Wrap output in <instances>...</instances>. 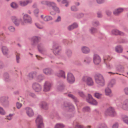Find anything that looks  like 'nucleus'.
<instances>
[{
    "label": "nucleus",
    "instance_id": "nucleus-42",
    "mask_svg": "<svg viewBox=\"0 0 128 128\" xmlns=\"http://www.w3.org/2000/svg\"><path fill=\"white\" fill-rule=\"evenodd\" d=\"M96 128H108L107 125L104 123L100 124L98 125Z\"/></svg>",
    "mask_w": 128,
    "mask_h": 128
},
{
    "label": "nucleus",
    "instance_id": "nucleus-18",
    "mask_svg": "<svg viewBox=\"0 0 128 128\" xmlns=\"http://www.w3.org/2000/svg\"><path fill=\"white\" fill-rule=\"evenodd\" d=\"M111 34L112 35H120L123 36L124 35V33L116 29L112 30L111 31Z\"/></svg>",
    "mask_w": 128,
    "mask_h": 128
},
{
    "label": "nucleus",
    "instance_id": "nucleus-35",
    "mask_svg": "<svg viewBox=\"0 0 128 128\" xmlns=\"http://www.w3.org/2000/svg\"><path fill=\"white\" fill-rule=\"evenodd\" d=\"M52 2H50L46 0H43L41 2V3L42 4L46 5L48 6H50V5L54 4L53 3H52Z\"/></svg>",
    "mask_w": 128,
    "mask_h": 128
},
{
    "label": "nucleus",
    "instance_id": "nucleus-44",
    "mask_svg": "<svg viewBox=\"0 0 128 128\" xmlns=\"http://www.w3.org/2000/svg\"><path fill=\"white\" fill-rule=\"evenodd\" d=\"M82 111L84 112H90V108L89 106H86L83 108Z\"/></svg>",
    "mask_w": 128,
    "mask_h": 128
},
{
    "label": "nucleus",
    "instance_id": "nucleus-45",
    "mask_svg": "<svg viewBox=\"0 0 128 128\" xmlns=\"http://www.w3.org/2000/svg\"><path fill=\"white\" fill-rule=\"evenodd\" d=\"M122 120L124 122L128 125V117L126 116H124L122 118Z\"/></svg>",
    "mask_w": 128,
    "mask_h": 128
},
{
    "label": "nucleus",
    "instance_id": "nucleus-58",
    "mask_svg": "<svg viewBox=\"0 0 128 128\" xmlns=\"http://www.w3.org/2000/svg\"><path fill=\"white\" fill-rule=\"evenodd\" d=\"M106 67L108 69H111L113 67V66L112 64H107L105 63Z\"/></svg>",
    "mask_w": 128,
    "mask_h": 128
},
{
    "label": "nucleus",
    "instance_id": "nucleus-11",
    "mask_svg": "<svg viewBox=\"0 0 128 128\" xmlns=\"http://www.w3.org/2000/svg\"><path fill=\"white\" fill-rule=\"evenodd\" d=\"M11 19L12 22L16 26H18L20 22L22 20V19L21 18H18L16 17L13 16L11 18Z\"/></svg>",
    "mask_w": 128,
    "mask_h": 128
},
{
    "label": "nucleus",
    "instance_id": "nucleus-54",
    "mask_svg": "<svg viewBox=\"0 0 128 128\" xmlns=\"http://www.w3.org/2000/svg\"><path fill=\"white\" fill-rule=\"evenodd\" d=\"M35 24L36 27L39 29H42L44 28V27L40 25L38 23H36Z\"/></svg>",
    "mask_w": 128,
    "mask_h": 128
},
{
    "label": "nucleus",
    "instance_id": "nucleus-22",
    "mask_svg": "<svg viewBox=\"0 0 128 128\" xmlns=\"http://www.w3.org/2000/svg\"><path fill=\"white\" fill-rule=\"evenodd\" d=\"M5 98L8 99V97H2L1 98V102L2 103V105L4 107L8 106L9 104V101L8 100H4L2 101V100H4Z\"/></svg>",
    "mask_w": 128,
    "mask_h": 128
},
{
    "label": "nucleus",
    "instance_id": "nucleus-20",
    "mask_svg": "<svg viewBox=\"0 0 128 128\" xmlns=\"http://www.w3.org/2000/svg\"><path fill=\"white\" fill-rule=\"evenodd\" d=\"M65 85L63 83H58L57 89L58 91L61 92L64 89L65 87Z\"/></svg>",
    "mask_w": 128,
    "mask_h": 128
},
{
    "label": "nucleus",
    "instance_id": "nucleus-17",
    "mask_svg": "<svg viewBox=\"0 0 128 128\" xmlns=\"http://www.w3.org/2000/svg\"><path fill=\"white\" fill-rule=\"evenodd\" d=\"M56 75L59 77H61L64 79L66 78L65 73L62 70H59L56 74Z\"/></svg>",
    "mask_w": 128,
    "mask_h": 128
},
{
    "label": "nucleus",
    "instance_id": "nucleus-46",
    "mask_svg": "<svg viewBox=\"0 0 128 128\" xmlns=\"http://www.w3.org/2000/svg\"><path fill=\"white\" fill-rule=\"evenodd\" d=\"M64 126L62 124L58 123L56 124L54 126V128H63Z\"/></svg>",
    "mask_w": 128,
    "mask_h": 128
},
{
    "label": "nucleus",
    "instance_id": "nucleus-55",
    "mask_svg": "<svg viewBox=\"0 0 128 128\" xmlns=\"http://www.w3.org/2000/svg\"><path fill=\"white\" fill-rule=\"evenodd\" d=\"M123 91L124 94L128 96V87H126L124 89Z\"/></svg>",
    "mask_w": 128,
    "mask_h": 128
},
{
    "label": "nucleus",
    "instance_id": "nucleus-9",
    "mask_svg": "<svg viewBox=\"0 0 128 128\" xmlns=\"http://www.w3.org/2000/svg\"><path fill=\"white\" fill-rule=\"evenodd\" d=\"M40 38L37 36H34L32 37L31 40V44L33 46L36 45L39 42Z\"/></svg>",
    "mask_w": 128,
    "mask_h": 128
},
{
    "label": "nucleus",
    "instance_id": "nucleus-8",
    "mask_svg": "<svg viewBox=\"0 0 128 128\" xmlns=\"http://www.w3.org/2000/svg\"><path fill=\"white\" fill-rule=\"evenodd\" d=\"M67 80L70 84H72L75 81V78L73 74L70 72L67 74Z\"/></svg>",
    "mask_w": 128,
    "mask_h": 128
},
{
    "label": "nucleus",
    "instance_id": "nucleus-37",
    "mask_svg": "<svg viewBox=\"0 0 128 128\" xmlns=\"http://www.w3.org/2000/svg\"><path fill=\"white\" fill-rule=\"evenodd\" d=\"M11 7L14 9H16L18 7V4L15 2H12L10 4Z\"/></svg>",
    "mask_w": 128,
    "mask_h": 128
},
{
    "label": "nucleus",
    "instance_id": "nucleus-40",
    "mask_svg": "<svg viewBox=\"0 0 128 128\" xmlns=\"http://www.w3.org/2000/svg\"><path fill=\"white\" fill-rule=\"evenodd\" d=\"M94 96L98 99H100L101 98V97L102 95V94L100 93L99 92H95L94 94Z\"/></svg>",
    "mask_w": 128,
    "mask_h": 128
},
{
    "label": "nucleus",
    "instance_id": "nucleus-41",
    "mask_svg": "<svg viewBox=\"0 0 128 128\" xmlns=\"http://www.w3.org/2000/svg\"><path fill=\"white\" fill-rule=\"evenodd\" d=\"M68 96L69 97L72 98L75 103L78 102V100L72 94H68Z\"/></svg>",
    "mask_w": 128,
    "mask_h": 128
},
{
    "label": "nucleus",
    "instance_id": "nucleus-3",
    "mask_svg": "<svg viewBox=\"0 0 128 128\" xmlns=\"http://www.w3.org/2000/svg\"><path fill=\"white\" fill-rule=\"evenodd\" d=\"M104 115L106 116L114 117L116 116V113L114 108L110 107L108 108L104 112Z\"/></svg>",
    "mask_w": 128,
    "mask_h": 128
},
{
    "label": "nucleus",
    "instance_id": "nucleus-4",
    "mask_svg": "<svg viewBox=\"0 0 128 128\" xmlns=\"http://www.w3.org/2000/svg\"><path fill=\"white\" fill-rule=\"evenodd\" d=\"M61 50V47L59 46L58 43L56 42L54 43L52 46V51L55 55H58Z\"/></svg>",
    "mask_w": 128,
    "mask_h": 128
},
{
    "label": "nucleus",
    "instance_id": "nucleus-27",
    "mask_svg": "<svg viewBox=\"0 0 128 128\" xmlns=\"http://www.w3.org/2000/svg\"><path fill=\"white\" fill-rule=\"evenodd\" d=\"M116 52L119 53L122 52L123 50V48L120 46H116L115 48Z\"/></svg>",
    "mask_w": 128,
    "mask_h": 128
},
{
    "label": "nucleus",
    "instance_id": "nucleus-51",
    "mask_svg": "<svg viewBox=\"0 0 128 128\" xmlns=\"http://www.w3.org/2000/svg\"><path fill=\"white\" fill-rule=\"evenodd\" d=\"M6 113V112L3 108L0 106V114L2 115H4Z\"/></svg>",
    "mask_w": 128,
    "mask_h": 128
},
{
    "label": "nucleus",
    "instance_id": "nucleus-15",
    "mask_svg": "<svg viewBox=\"0 0 128 128\" xmlns=\"http://www.w3.org/2000/svg\"><path fill=\"white\" fill-rule=\"evenodd\" d=\"M25 110L28 116L30 117L33 116L34 115V112L33 110L30 108L27 107L25 108Z\"/></svg>",
    "mask_w": 128,
    "mask_h": 128
},
{
    "label": "nucleus",
    "instance_id": "nucleus-59",
    "mask_svg": "<svg viewBox=\"0 0 128 128\" xmlns=\"http://www.w3.org/2000/svg\"><path fill=\"white\" fill-rule=\"evenodd\" d=\"M22 104L19 102H17L16 104V107L18 109H20L22 107Z\"/></svg>",
    "mask_w": 128,
    "mask_h": 128
},
{
    "label": "nucleus",
    "instance_id": "nucleus-36",
    "mask_svg": "<svg viewBox=\"0 0 128 128\" xmlns=\"http://www.w3.org/2000/svg\"><path fill=\"white\" fill-rule=\"evenodd\" d=\"M87 102L90 104L94 105H97L98 104L96 100L93 98H91L90 100H88Z\"/></svg>",
    "mask_w": 128,
    "mask_h": 128
},
{
    "label": "nucleus",
    "instance_id": "nucleus-34",
    "mask_svg": "<svg viewBox=\"0 0 128 128\" xmlns=\"http://www.w3.org/2000/svg\"><path fill=\"white\" fill-rule=\"evenodd\" d=\"M97 29L94 28L92 27L89 30V32L91 34H93L96 33L97 32Z\"/></svg>",
    "mask_w": 128,
    "mask_h": 128
},
{
    "label": "nucleus",
    "instance_id": "nucleus-31",
    "mask_svg": "<svg viewBox=\"0 0 128 128\" xmlns=\"http://www.w3.org/2000/svg\"><path fill=\"white\" fill-rule=\"evenodd\" d=\"M37 74L36 72H33L30 73L28 76V78L30 80L32 79Z\"/></svg>",
    "mask_w": 128,
    "mask_h": 128
},
{
    "label": "nucleus",
    "instance_id": "nucleus-2",
    "mask_svg": "<svg viewBox=\"0 0 128 128\" xmlns=\"http://www.w3.org/2000/svg\"><path fill=\"white\" fill-rule=\"evenodd\" d=\"M82 81L85 82L88 86H92L94 83L92 78L90 77L87 76H84L82 78Z\"/></svg>",
    "mask_w": 128,
    "mask_h": 128
},
{
    "label": "nucleus",
    "instance_id": "nucleus-61",
    "mask_svg": "<svg viewBox=\"0 0 128 128\" xmlns=\"http://www.w3.org/2000/svg\"><path fill=\"white\" fill-rule=\"evenodd\" d=\"M97 17L98 18H101L102 16V13L101 12H97Z\"/></svg>",
    "mask_w": 128,
    "mask_h": 128
},
{
    "label": "nucleus",
    "instance_id": "nucleus-52",
    "mask_svg": "<svg viewBox=\"0 0 128 128\" xmlns=\"http://www.w3.org/2000/svg\"><path fill=\"white\" fill-rule=\"evenodd\" d=\"M92 24L94 26H97L100 25L99 22L98 21H94L92 22Z\"/></svg>",
    "mask_w": 128,
    "mask_h": 128
},
{
    "label": "nucleus",
    "instance_id": "nucleus-43",
    "mask_svg": "<svg viewBox=\"0 0 128 128\" xmlns=\"http://www.w3.org/2000/svg\"><path fill=\"white\" fill-rule=\"evenodd\" d=\"M52 17L50 16L47 15L45 16V18L44 19V21L48 22L52 20Z\"/></svg>",
    "mask_w": 128,
    "mask_h": 128
},
{
    "label": "nucleus",
    "instance_id": "nucleus-28",
    "mask_svg": "<svg viewBox=\"0 0 128 128\" xmlns=\"http://www.w3.org/2000/svg\"><path fill=\"white\" fill-rule=\"evenodd\" d=\"M105 92L106 95L110 97L111 96V94L112 93V91L109 88H107L105 89Z\"/></svg>",
    "mask_w": 128,
    "mask_h": 128
},
{
    "label": "nucleus",
    "instance_id": "nucleus-5",
    "mask_svg": "<svg viewBox=\"0 0 128 128\" xmlns=\"http://www.w3.org/2000/svg\"><path fill=\"white\" fill-rule=\"evenodd\" d=\"M42 119L40 115H38L36 120L37 128H44V126L42 122Z\"/></svg>",
    "mask_w": 128,
    "mask_h": 128
},
{
    "label": "nucleus",
    "instance_id": "nucleus-1",
    "mask_svg": "<svg viewBox=\"0 0 128 128\" xmlns=\"http://www.w3.org/2000/svg\"><path fill=\"white\" fill-rule=\"evenodd\" d=\"M96 83L99 86H103L105 84L104 80L102 76L99 73L96 74L94 76Z\"/></svg>",
    "mask_w": 128,
    "mask_h": 128
},
{
    "label": "nucleus",
    "instance_id": "nucleus-21",
    "mask_svg": "<svg viewBox=\"0 0 128 128\" xmlns=\"http://www.w3.org/2000/svg\"><path fill=\"white\" fill-rule=\"evenodd\" d=\"M40 106L43 109L47 110L48 109V105L45 102H41L39 104Z\"/></svg>",
    "mask_w": 128,
    "mask_h": 128
},
{
    "label": "nucleus",
    "instance_id": "nucleus-7",
    "mask_svg": "<svg viewBox=\"0 0 128 128\" xmlns=\"http://www.w3.org/2000/svg\"><path fill=\"white\" fill-rule=\"evenodd\" d=\"M22 18L25 23L31 24L32 23V18L28 14H24Z\"/></svg>",
    "mask_w": 128,
    "mask_h": 128
},
{
    "label": "nucleus",
    "instance_id": "nucleus-6",
    "mask_svg": "<svg viewBox=\"0 0 128 128\" xmlns=\"http://www.w3.org/2000/svg\"><path fill=\"white\" fill-rule=\"evenodd\" d=\"M63 108H66L69 111L71 112L74 110V108L73 105L71 103L65 102L62 105Z\"/></svg>",
    "mask_w": 128,
    "mask_h": 128
},
{
    "label": "nucleus",
    "instance_id": "nucleus-39",
    "mask_svg": "<svg viewBox=\"0 0 128 128\" xmlns=\"http://www.w3.org/2000/svg\"><path fill=\"white\" fill-rule=\"evenodd\" d=\"M44 78V76L42 74H40L38 76L36 79L38 82H40L42 81Z\"/></svg>",
    "mask_w": 128,
    "mask_h": 128
},
{
    "label": "nucleus",
    "instance_id": "nucleus-49",
    "mask_svg": "<svg viewBox=\"0 0 128 128\" xmlns=\"http://www.w3.org/2000/svg\"><path fill=\"white\" fill-rule=\"evenodd\" d=\"M75 16L78 18H80L83 17L84 16V14L83 13H80L76 14L75 15Z\"/></svg>",
    "mask_w": 128,
    "mask_h": 128
},
{
    "label": "nucleus",
    "instance_id": "nucleus-63",
    "mask_svg": "<svg viewBox=\"0 0 128 128\" xmlns=\"http://www.w3.org/2000/svg\"><path fill=\"white\" fill-rule=\"evenodd\" d=\"M12 114H10L8 116H7L6 118L8 120H10L12 118Z\"/></svg>",
    "mask_w": 128,
    "mask_h": 128
},
{
    "label": "nucleus",
    "instance_id": "nucleus-48",
    "mask_svg": "<svg viewBox=\"0 0 128 128\" xmlns=\"http://www.w3.org/2000/svg\"><path fill=\"white\" fill-rule=\"evenodd\" d=\"M39 12V10L38 8H36L33 11V13L34 15L36 17L38 16Z\"/></svg>",
    "mask_w": 128,
    "mask_h": 128
},
{
    "label": "nucleus",
    "instance_id": "nucleus-30",
    "mask_svg": "<svg viewBox=\"0 0 128 128\" xmlns=\"http://www.w3.org/2000/svg\"><path fill=\"white\" fill-rule=\"evenodd\" d=\"M44 46L42 43H40L38 44V49L39 52H42L44 50Z\"/></svg>",
    "mask_w": 128,
    "mask_h": 128
},
{
    "label": "nucleus",
    "instance_id": "nucleus-13",
    "mask_svg": "<svg viewBox=\"0 0 128 128\" xmlns=\"http://www.w3.org/2000/svg\"><path fill=\"white\" fill-rule=\"evenodd\" d=\"M32 1L31 0H20L19 2L20 5L22 7H24L28 4L31 3Z\"/></svg>",
    "mask_w": 128,
    "mask_h": 128
},
{
    "label": "nucleus",
    "instance_id": "nucleus-23",
    "mask_svg": "<svg viewBox=\"0 0 128 128\" xmlns=\"http://www.w3.org/2000/svg\"><path fill=\"white\" fill-rule=\"evenodd\" d=\"M116 80L114 79H112L109 80L108 84V86L109 88H112L115 84Z\"/></svg>",
    "mask_w": 128,
    "mask_h": 128
},
{
    "label": "nucleus",
    "instance_id": "nucleus-33",
    "mask_svg": "<svg viewBox=\"0 0 128 128\" xmlns=\"http://www.w3.org/2000/svg\"><path fill=\"white\" fill-rule=\"evenodd\" d=\"M52 3H53L54 4H51L50 7H52V9L55 11L57 12H59V8L56 6V4L54 2H52Z\"/></svg>",
    "mask_w": 128,
    "mask_h": 128
},
{
    "label": "nucleus",
    "instance_id": "nucleus-47",
    "mask_svg": "<svg viewBox=\"0 0 128 128\" xmlns=\"http://www.w3.org/2000/svg\"><path fill=\"white\" fill-rule=\"evenodd\" d=\"M92 58L89 57H87L84 60V62L86 63H89L92 60Z\"/></svg>",
    "mask_w": 128,
    "mask_h": 128
},
{
    "label": "nucleus",
    "instance_id": "nucleus-10",
    "mask_svg": "<svg viewBox=\"0 0 128 128\" xmlns=\"http://www.w3.org/2000/svg\"><path fill=\"white\" fill-rule=\"evenodd\" d=\"M32 88L35 92H40L42 89V87L41 85L36 82L33 83Z\"/></svg>",
    "mask_w": 128,
    "mask_h": 128
},
{
    "label": "nucleus",
    "instance_id": "nucleus-16",
    "mask_svg": "<svg viewBox=\"0 0 128 128\" xmlns=\"http://www.w3.org/2000/svg\"><path fill=\"white\" fill-rule=\"evenodd\" d=\"M42 71L44 74L47 75H50L53 73V70L49 68H44L42 70Z\"/></svg>",
    "mask_w": 128,
    "mask_h": 128
},
{
    "label": "nucleus",
    "instance_id": "nucleus-38",
    "mask_svg": "<svg viewBox=\"0 0 128 128\" xmlns=\"http://www.w3.org/2000/svg\"><path fill=\"white\" fill-rule=\"evenodd\" d=\"M66 54L68 58H70L72 55V51L70 50L67 49L66 50Z\"/></svg>",
    "mask_w": 128,
    "mask_h": 128
},
{
    "label": "nucleus",
    "instance_id": "nucleus-24",
    "mask_svg": "<svg viewBox=\"0 0 128 128\" xmlns=\"http://www.w3.org/2000/svg\"><path fill=\"white\" fill-rule=\"evenodd\" d=\"M2 50L3 54L7 56L8 53V48L6 46H3L2 48Z\"/></svg>",
    "mask_w": 128,
    "mask_h": 128
},
{
    "label": "nucleus",
    "instance_id": "nucleus-64",
    "mask_svg": "<svg viewBox=\"0 0 128 128\" xmlns=\"http://www.w3.org/2000/svg\"><path fill=\"white\" fill-rule=\"evenodd\" d=\"M75 128H84V126L79 124H77L75 127Z\"/></svg>",
    "mask_w": 128,
    "mask_h": 128
},
{
    "label": "nucleus",
    "instance_id": "nucleus-60",
    "mask_svg": "<svg viewBox=\"0 0 128 128\" xmlns=\"http://www.w3.org/2000/svg\"><path fill=\"white\" fill-rule=\"evenodd\" d=\"M118 122H116L113 125L112 128H118Z\"/></svg>",
    "mask_w": 128,
    "mask_h": 128
},
{
    "label": "nucleus",
    "instance_id": "nucleus-32",
    "mask_svg": "<svg viewBox=\"0 0 128 128\" xmlns=\"http://www.w3.org/2000/svg\"><path fill=\"white\" fill-rule=\"evenodd\" d=\"M3 79L6 82H8L10 80V77L8 73L7 72L4 73L3 76Z\"/></svg>",
    "mask_w": 128,
    "mask_h": 128
},
{
    "label": "nucleus",
    "instance_id": "nucleus-53",
    "mask_svg": "<svg viewBox=\"0 0 128 128\" xmlns=\"http://www.w3.org/2000/svg\"><path fill=\"white\" fill-rule=\"evenodd\" d=\"M78 95L84 98L85 96V95L83 92L81 91H79L78 92Z\"/></svg>",
    "mask_w": 128,
    "mask_h": 128
},
{
    "label": "nucleus",
    "instance_id": "nucleus-29",
    "mask_svg": "<svg viewBox=\"0 0 128 128\" xmlns=\"http://www.w3.org/2000/svg\"><path fill=\"white\" fill-rule=\"evenodd\" d=\"M78 26V24L76 23H74L73 24L71 25L70 26L68 27V29L69 30H71L73 29L76 28Z\"/></svg>",
    "mask_w": 128,
    "mask_h": 128
},
{
    "label": "nucleus",
    "instance_id": "nucleus-19",
    "mask_svg": "<svg viewBox=\"0 0 128 128\" xmlns=\"http://www.w3.org/2000/svg\"><path fill=\"white\" fill-rule=\"evenodd\" d=\"M81 50L82 52L84 54H88L90 51V48L88 47L85 46H83L82 47Z\"/></svg>",
    "mask_w": 128,
    "mask_h": 128
},
{
    "label": "nucleus",
    "instance_id": "nucleus-25",
    "mask_svg": "<svg viewBox=\"0 0 128 128\" xmlns=\"http://www.w3.org/2000/svg\"><path fill=\"white\" fill-rule=\"evenodd\" d=\"M123 10V8H119L115 10L113 12V14L114 15L117 16L122 12Z\"/></svg>",
    "mask_w": 128,
    "mask_h": 128
},
{
    "label": "nucleus",
    "instance_id": "nucleus-57",
    "mask_svg": "<svg viewBox=\"0 0 128 128\" xmlns=\"http://www.w3.org/2000/svg\"><path fill=\"white\" fill-rule=\"evenodd\" d=\"M71 8V10L73 11H76L78 10V8L75 6H72Z\"/></svg>",
    "mask_w": 128,
    "mask_h": 128
},
{
    "label": "nucleus",
    "instance_id": "nucleus-62",
    "mask_svg": "<svg viewBox=\"0 0 128 128\" xmlns=\"http://www.w3.org/2000/svg\"><path fill=\"white\" fill-rule=\"evenodd\" d=\"M61 20V18L60 16H58L57 19L55 20V22H60Z\"/></svg>",
    "mask_w": 128,
    "mask_h": 128
},
{
    "label": "nucleus",
    "instance_id": "nucleus-26",
    "mask_svg": "<svg viewBox=\"0 0 128 128\" xmlns=\"http://www.w3.org/2000/svg\"><path fill=\"white\" fill-rule=\"evenodd\" d=\"M123 107L125 108L124 109L127 110L128 109V98L125 99L122 103Z\"/></svg>",
    "mask_w": 128,
    "mask_h": 128
},
{
    "label": "nucleus",
    "instance_id": "nucleus-14",
    "mask_svg": "<svg viewBox=\"0 0 128 128\" xmlns=\"http://www.w3.org/2000/svg\"><path fill=\"white\" fill-rule=\"evenodd\" d=\"M93 61L96 65L98 64L101 62V59L100 56L97 54L94 55L93 56Z\"/></svg>",
    "mask_w": 128,
    "mask_h": 128
},
{
    "label": "nucleus",
    "instance_id": "nucleus-12",
    "mask_svg": "<svg viewBox=\"0 0 128 128\" xmlns=\"http://www.w3.org/2000/svg\"><path fill=\"white\" fill-rule=\"evenodd\" d=\"M51 86V84L50 82L48 81L46 82L44 84V91L45 92L49 91L50 89Z\"/></svg>",
    "mask_w": 128,
    "mask_h": 128
},
{
    "label": "nucleus",
    "instance_id": "nucleus-56",
    "mask_svg": "<svg viewBox=\"0 0 128 128\" xmlns=\"http://www.w3.org/2000/svg\"><path fill=\"white\" fill-rule=\"evenodd\" d=\"M8 29L9 31L12 32H13L15 30V28H14L12 26H10L9 27Z\"/></svg>",
    "mask_w": 128,
    "mask_h": 128
},
{
    "label": "nucleus",
    "instance_id": "nucleus-50",
    "mask_svg": "<svg viewBox=\"0 0 128 128\" xmlns=\"http://www.w3.org/2000/svg\"><path fill=\"white\" fill-rule=\"evenodd\" d=\"M20 54L19 53H17L16 54V62L18 63L20 62Z\"/></svg>",
    "mask_w": 128,
    "mask_h": 128
}]
</instances>
